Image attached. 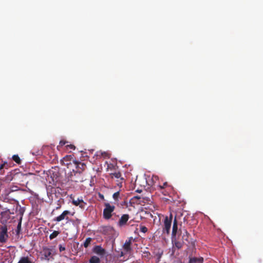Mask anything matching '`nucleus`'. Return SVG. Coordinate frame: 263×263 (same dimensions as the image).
I'll return each instance as SVG.
<instances>
[{"instance_id":"obj_1","label":"nucleus","mask_w":263,"mask_h":263,"mask_svg":"<svg viewBox=\"0 0 263 263\" xmlns=\"http://www.w3.org/2000/svg\"><path fill=\"white\" fill-rule=\"evenodd\" d=\"M68 179L75 182H82L83 181V175L82 174V171L78 170L75 171L72 170V172H70L68 174Z\"/></svg>"},{"instance_id":"obj_2","label":"nucleus","mask_w":263,"mask_h":263,"mask_svg":"<svg viewBox=\"0 0 263 263\" xmlns=\"http://www.w3.org/2000/svg\"><path fill=\"white\" fill-rule=\"evenodd\" d=\"M158 181V177L157 176L153 175L151 177H149L148 179L145 178L144 176H137L135 182H145L148 185L153 186L154 184Z\"/></svg>"},{"instance_id":"obj_3","label":"nucleus","mask_w":263,"mask_h":263,"mask_svg":"<svg viewBox=\"0 0 263 263\" xmlns=\"http://www.w3.org/2000/svg\"><path fill=\"white\" fill-rule=\"evenodd\" d=\"M105 208L103 210V217L106 219H109L111 217V213L115 210V206L110 205L108 203H105Z\"/></svg>"},{"instance_id":"obj_4","label":"nucleus","mask_w":263,"mask_h":263,"mask_svg":"<svg viewBox=\"0 0 263 263\" xmlns=\"http://www.w3.org/2000/svg\"><path fill=\"white\" fill-rule=\"evenodd\" d=\"M76 161L73 159V155H66L65 156L62 160H61V163L63 165L67 166L68 168L72 165V162L74 164Z\"/></svg>"},{"instance_id":"obj_5","label":"nucleus","mask_w":263,"mask_h":263,"mask_svg":"<svg viewBox=\"0 0 263 263\" xmlns=\"http://www.w3.org/2000/svg\"><path fill=\"white\" fill-rule=\"evenodd\" d=\"M1 231L0 232V242L5 243L6 242L8 235L7 234V226H2L1 228Z\"/></svg>"},{"instance_id":"obj_6","label":"nucleus","mask_w":263,"mask_h":263,"mask_svg":"<svg viewBox=\"0 0 263 263\" xmlns=\"http://www.w3.org/2000/svg\"><path fill=\"white\" fill-rule=\"evenodd\" d=\"M132 243V237H129L128 238V241H126L123 245L124 252L121 251V254L120 255V257L124 256L126 252H128L130 250V244Z\"/></svg>"},{"instance_id":"obj_7","label":"nucleus","mask_w":263,"mask_h":263,"mask_svg":"<svg viewBox=\"0 0 263 263\" xmlns=\"http://www.w3.org/2000/svg\"><path fill=\"white\" fill-rule=\"evenodd\" d=\"M172 222L167 220V216H166L164 221V227L162 229L163 233L169 234L170 232Z\"/></svg>"},{"instance_id":"obj_8","label":"nucleus","mask_w":263,"mask_h":263,"mask_svg":"<svg viewBox=\"0 0 263 263\" xmlns=\"http://www.w3.org/2000/svg\"><path fill=\"white\" fill-rule=\"evenodd\" d=\"M72 203L75 206H79L82 209H84L87 204L82 199V198L72 199Z\"/></svg>"},{"instance_id":"obj_9","label":"nucleus","mask_w":263,"mask_h":263,"mask_svg":"<svg viewBox=\"0 0 263 263\" xmlns=\"http://www.w3.org/2000/svg\"><path fill=\"white\" fill-rule=\"evenodd\" d=\"M70 212L69 211H64L60 215L54 218L53 220L57 222H60L64 219L68 220V215L70 214Z\"/></svg>"},{"instance_id":"obj_10","label":"nucleus","mask_w":263,"mask_h":263,"mask_svg":"<svg viewBox=\"0 0 263 263\" xmlns=\"http://www.w3.org/2000/svg\"><path fill=\"white\" fill-rule=\"evenodd\" d=\"M189 260L188 263H203V258L202 257H193L191 255L189 256Z\"/></svg>"},{"instance_id":"obj_11","label":"nucleus","mask_w":263,"mask_h":263,"mask_svg":"<svg viewBox=\"0 0 263 263\" xmlns=\"http://www.w3.org/2000/svg\"><path fill=\"white\" fill-rule=\"evenodd\" d=\"M178 231V222L176 217H175L173 221V229H172V237H174L176 236Z\"/></svg>"},{"instance_id":"obj_12","label":"nucleus","mask_w":263,"mask_h":263,"mask_svg":"<svg viewBox=\"0 0 263 263\" xmlns=\"http://www.w3.org/2000/svg\"><path fill=\"white\" fill-rule=\"evenodd\" d=\"M134 199H138L139 200L138 203H141L142 202H144V200H149V198L148 197L144 196L143 194H141L140 195H134L133 196V200Z\"/></svg>"},{"instance_id":"obj_13","label":"nucleus","mask_w":263,"mask_h":263,"mask_svg":"<svg viewBox=\"0 0 263 263\" xmlns=\"http://www.w3.org/2000/svg\"><path fill=\"white\" fill-rule=\"evenodd\" d=\"M129 219V216L127 214H124L120 219L118 224L120 226L125 225Z\"/></svg>"},{"instance_id":"obj_14","label":"nucleus","mask_w":263,"mask_h":263,"mask_svg":"<svg viewBox=\"0 0 263 263\" xmlns=\"http://www.w3.org/2000/svg\"><path fill=\"white\" fill-rule=\"evenodd\" d=\"M43 255L46 259H49V257L51 256L52 250L48 248H43Z\"/></svg>"},{"instance_id":"obj_15","label":"nucleus","mask_w":263,"mask_h":263,"mask_svg":"<svg viewBox=\"0 0 263 263\" xmlns=\"http://www.w3.org/2000/svg\"><path fill=\"white\" fill-rule=\"evenodd\" d=\"M74 165L76 166V170L78 171L79 170L80 171H82V173L85 169V164L84 163L81 162H78L77 161H76L74 163Z\"/></svg>"},{"instance_id":"obj_16","label":"nucleus","mask_w":263,"mask_h":263,"mask_svg":"<svg viewBox=\"0 0 263 263\" xmlns=\"http://www.w3.org/2000/svg\"><path fill=\"white\" fill-rule=\"evenodd\" d=\"M93 251L96 253L101 255H102L105 253V250L99 246H96Z\"/></svg>"},{"instance_id":"obj_17","label":"nucleus","mask_w":263,"mask_h":263,"mask_svg":"<svg viewBox=\"0 0 263 263\" xmlns=\"http://www.w3.org/2000/svg\"><path fill=\"white\" fill-rule=\"evenodd\" d=\"M100 259L96 256H91L89 260V263H100Z\"/></svg>"},{"instance_id":"obj_18","label":"nucleus","mask_w":263,"mask_h":263,"mask_svg":"<svg viewBox=\"0 0 263 263\" xmlns=\"http://www.w3.org/2000/svg\"><path fill=\"white\" fill-rule=\"evenodd\" d=\"M17 263H32V262L29 260L28 257H23Z\"/></svg>"},{"instance_id":"obj_19","label":"nucleus","mask_w":263,"mask_h":263,"mask_svg":"<svg viewBox=\"0 0 263 263\" xmlns=\"http://www.w3.org/2000/svg\"><path fill=\"white\" fill-rule=\"evenodd\" d=\"M60 234V232L58 231H54L50 235L49 238L50 240H52L58 236V235Z\"/></svg>"},{"instance_id":"obj_20","label":"nucleus","mask_w":263,"mask_h":263,"mask_svg":"<svg viewBox=\"0 0 263 263\" xmlns=\"http://www.w3.org/2000/svg\"><path fill=\"white\" fill-rule=\"evenodd\" d=\"M12 159L16 163L20 164L21 162V160L17 155H14L12 156Z\"/></svg>"},{"instance_id":"obj_21","label":"nucleus","mask_w":263,"mask_h":263,"mask_svg":"<svg viewBox=\"0 0 263 263\" xmlns=\"http://www.w3.org/2000/svg\"><path fill=\"white\" fill-rule=\"evenodd\" d=\"M91 240L92 239L90 237L87 238L84 242V245H83L84 247L85 248H87L88 247V246L89 245V244L90 243Z\"/></svg>"},{"instance_id":"obj_22","label":"nucleus","mask_w":263,"mask_h":263,"mask_svg":"<svg viewBox=\"0 0 263 263\" xmlns=\"http://www.w3.org/2000/svg\"><path fill=\"white\" fill-rule=\"evenodd\" d=\"M21 226H22V218H21L17 226V229L16 230V234L18 235L21 232Z\"/></svg>"},{"instance_id":"obj_23","label":"nucleus","mask_w":263,"mask_h":263,"mask_svg":"<svg viewBox=\"0 0 263 263\" xmlns=\"http://www.w3.org/2000/svg\"><path fill=\"white\" fill-rule=\"evenodd\" d=\"M142 219L141 215H139L138 213H136L135 215V217L133 219V221L139 222Z\"/></svg>"},{"instance_id":"obj_24","label":"nucleus","mask_w":263,"mask_h":263,"mask_svg":"<svg viewBox=\"0 0 263 263\" xmlns=\"http://www.w3.org/2000/svg\"><path fill=\"white\" fill-rule=\"evenodd\" d=\"M174 245L178 249H181L182 247V243L179 241H175Z\"/></svg>"},{"instance_id":"obj_25","label":"nucleus","mask_w":263,"mask_h":263,"mask_svg":"<svg viewBox=\"0 0 263 263\" xmlns=\"http://www.w3.org/2000/svg\"><path fill=\"white\" fill-rule=\"evenodd\" d=\"M139 229L140 231L143 233H145L147 231V228L144 226L140 225Z\"/></svg>"},{"instance_id":"obj_26","label":"nucleus","mask_w":263,"mask_h":263,"mask_svg":"<svg viewBox=\"0 0 263 263\" xmlns=\"http://www.w3.org/2000/svg\"><path fill=\"white\" fill-rule=\"evenodd\" d=\"M111 175L112 178H119L121 176V173L119 172L112 173L111 174Z\"/></svg>"},{"instance_id":"obj_27","label":"nucleus","mask_w":263,"mask_h":263,"mask_svg":"<svg viewBox=\"0 0 263 263\" xmlns=\"http://www.w3.org/2000/svg\"><path fill=\"white\" fill-rule=\"evenodd\" d=\"M9 167V165L7 162H4V163L2 164L0 166V171H1L4 168H8Z\"/></svg>"},{"instance_id":"obj_28","label":"nucleus","mask_w":263,"mask_h":263,"mask_svg":"<svg viewBox=\"0 0 263 263\" xmlns=\"http://www.w3.org/2000/svg\"><path fill=\"white\" fill-rule=\"evenodd\" d=\"M119 192H117L113 194V198L116 200L118 201L119 197Z\"/></svg>"},{"instance_id":"obj_29","label":"nucleus","mask_w":263,"mask_h":263,"mask_svg":"<svg viewBox=\"0 0 263 263\" xmlns=\"http://www.w3.org/2000/svg\"><path fill=\"white\" fill-rule=\"evenodd\" d=\"M135 185H139L141 187H144L145 184H147L145 182H135Z\"/></svg>"},{"instance_id":"obj_30","label":"nucleus","mask_w":263,"mask_h":263,"mask_svg":"<svg viewBox=\"0 0 263 263\" xmlns=\"http://www.w3.org/2000/svg\"><path fill=\"white\" fill-rule=\"evenodd\" d=\"M167 185V183L165 182L163 183V185H158V187L159 188L160 190H163Z\"/></svg>"},{"instance_id":"obj_31","label":"nucleus","mask_w":263,"mask_h":263,"mask_svg":"<svg viewBox=\"0 0 263 263\" xmlns=\"http://www.w3.org/2000/svg\"><path fill=\"white\" fill-rule=\"evenodd\" d=\"M68 143V141L65 140H61L60 142V145L57 146V148H59L60 146H62Z\"/></svg>"},{"instance_id":"obj_32","label":"nucleus","mask_w":263,"mask_h":263,"mask_svg":"<svg viewBox=\"0 0 263 263\" xmlns=\"http://www.w3.org/2000/svg\"><path fill=\"white\" fill-rule=\"evenodd\" d=\"M66 148H67V150H68L69 149L74 150V149H75L76 147L73 144H69V145H66Z\"/></svg>"},{"instance_id":"obj_33","label":"nucleus","mask_w":263,"mask_h":263,"mask_svg":"<svg viewBox=\"0 0 263 263\" xmlns=\"http://www.w3.org/2000/svg\"><path fill=\"white\" fill-rule=\"evenodd\" d=\"M162 194H163L164 196H168V192L163 189V190H160Z\"/></svg>"},{"instance_id":"obj_34","label":"nucleus","mask_w":263,"mask_h":263,"mask_svg":"<svg viewBox=\"0 0 263 263\" xmlns=\"http://www.w3.org/2000/svg\"><path fill=\"white\" fill-rule=\"evenodd\" d=\"M59 250L60 252H62L64 250H65V247L62 246L61 245H59Z\"/></svg>"},{"instance_id":"obj_35","label":"nucleus","mask_w":263,"mask_h":263,"mask_svg":"<svg viewBox=\"0 0 263 263\" xmlns=\"http://www.w3.org/2000/svg\"><path fill=\"white\" fill-rule=\"evenodd\" d=\"M144 188V187H141V189H136V190L135 191V192H137V193H142V192H143V189Z\"/></svg>"},{"instance_id":"obj_36","label":"nucleus","mask_w":263,"mask_h":263,"mask_svg":"<svg viewBox=\"0 0 263 263\" xmlns=\"http://www.w3.org/2000/svg\"><path fill=\"white\" fill-rule=\"evenodd\" d=\"M172 219H173V215L172 213L170 214V216L168 217L167 216V220L169 221L170 220V222H172Z\"/></svg>"},{"instance_id":"obj_37","label":"nucleus","mask_w":263,"mask_h":263,"mask_svg":"<svg viewBox=\"0 0 263 263\" xmlns=\"http://www.w3.org/2000/svg\"><path fill=\"white\" fill-rule=\"evenodd\" d=\"M188 238H189V236L188 235L185 236V235L183 234V236H182L183 239H184V240H185L186 241H187Z\"/></svg>"},{"instance_id":"obj_38","label":"nucleus","mask_w":263,"mask_h":263,"mask_svg":"<svg viewBox=\"0 0 263 263\" xmlns=\"http://www.w3.org/2000/svg\"><path fill=\"white\" fill-rule=\"evenodd\" d=\"M183 234H184L185 236H186V235L189 236V235H190L189 233L187 232V231L186 230H184Z\"/></svg>"},{"instance_id":"obj_39","label":"nucleus","mask_w":263,"mask_h":263,"mask_svg":"<svg viewBox=\"0 0 263 263\" xmlns=\"http://www.w3.org/2000/svg\"><path fill=\"white\" fill-rule=\"evenodd\" d=\"M132 199H130L129 200V204H132Z\"/></svg>"},{"instance_id":"obj_40","label":"nucleus","mask_w":263,"mask_h":263,"mask_svg":"<svg viewBox=\"0 0 263 263\" xmlns=\"http://www.w3.org/2000/svg\"><path fill=\"white\" fill-rule=\"evenodd\" d=\"M100 196L101 197L103 198V195H100Z\"/></svg>"},{"instance_id":"obj_41","label":"nucleus","mask_w":263,"mask_h":263,"mask_svg":"<svg viewBox=\"0 0 263 263\" xmlns=\"http://www.w3.org/2000/svg\"><path fill=\"white\" fill-rule=\"evenodd\" d=\"M60 208V206H58V207L57 208V209H59Z\"/></svg>"},{"instance_id":"obj_42","label":"nucleus","mask_w":263,"mask_h":263,"mask_svg":"<svg viewBox=\"0 0 263 263\" xmlns=\"http://www.w3.org/2000/svg\"><path fill=\"white\" fill-rule=\"evenodd\" d=\"M138 230V229H136V230L135 231V233H137L136 231Z\"/></svg>"},{"instance_id":"obj_43","label":"nucleus","mask_w":263,"mask_h":263,"mask_svg":"<svg viewBox=\"0 0 263 263\" xmlns=\"http://www.w3.org/2000/svg\"><path fill=\"white\" fill-rule=\"evenodd\" d=\"M156 256H157V258H158V253H157Z\"/></svg>"}]
</instances>
